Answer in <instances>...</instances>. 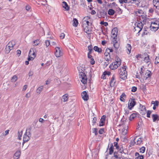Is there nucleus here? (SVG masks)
I'll return each mask as SVG.
<instances>
[{"mask_svg": "<svg viewBox=\"0 0 159 159\" xmlns=\"http://www.w3.org/2000/svg\"><path fill=\"white\" fill-rule=\"evenodd\" d=\"M127 68L126 66H124L121 67L119 70L120 77L123 80H125L127 78V72L126 71Z\"/></svg>", "mask_w": 159, "mask_h": 159, "instance_id": "nucleus-1", "label": "nucleus"}, {"mask_svg": "<svg viewBox=\"0 0 159 159\" xmlns=\"http://www.w3.org/2000/svg\"><path fill=\"white\" fill-rule=\"evenodd\" d=\"M36 55V49L34 48H31L29 52V57L28 59V61L33 60L35 57Z\"/></svg>", "mask_w": 159, "mask_h": 159, "instance_id": "nucleus-2", "label": "nucleus"}, {"mask_svg": "<svg viewBox=\"0 0 159 159\" xmlns=\"http://www.w3.org/2000/svg\"><path fill=\"white\" fill-rule=\"evenodd\" d=\"M121 61L120 59H117V61L112 62L109 66L111 69L113 70L116 69L121 64Z\"/></svg>", "mask_w": 159, "mask_h": 159, "instance_id": "nucleus-3", "label": "nucleus"}, {"mask_svg": "<svg viewBox=\"0 0 159 159\" xmlns=\"http://www.w3.org/2000/svg\"><path fill=\"white\" fill-rule=\"evenodd\" d=\"M15 45V43L14 41H12L9 42L6 46L5 52L7 54L10 51L13 49Z\"/></svg>", "mask_w": 159, "mask_h": 159, "instance_id": "nucleus-4", "label": "nucleus"}, {"mask_svg": "<svg viewBox=\"0 0 159 159\" xmlns=\"http://www.w3.org/2000/svg\"><path fill=\"white\" fill-rule=\"evenodd\" d=\"M159 27V21L156 20L155 21L152 22L150 28L152 30L155 31H157Z\"/></svg>", "mask_w": 159, "mask_h": 159, "instance_id": "nucleus-5", "label": "nucleus"}, {"mask_svg": "<svg viewBox=\"0 0 159 159\" xmlns=\"http://www.w3.org/2000/svg\"><path fill=\"white\" fill-rule=\"evenodd\" d=\"M135 27H134V31L138 33H139L143 29V24L141 22H137L135 25Z\"/></svg>", "mask_w": 159, "mask_h": 159, "instance_id": "nucleus-6", "label": "nucleus"}, {"mask_svg": "<svg viewBox=\"0 0 159 159\" xmlns=\"http://www.w3.org/2000/svg\"><path fill=\"white\" fill-rule=\"evenodd\" d=\"M79 75L81 82L84 84H86L87 80V77L85 74L84 72H80Z\"/></svg>", "mask_w": 159, "mask_h": 159, "instance_id": "nucleus-7", "label": "nucleus"}, {"mask_svg": "<svg viewBox=\"0 0 159 159\" xmlns=\"http://www.w3.org/2000/svg\"><path fill=\"white\" fill-rule=\"evenodd\" d=\"M63 52L61 48L56 47L55 48V55L57 57H59L63 55Z\"/></svg>", "mask_w": 159, "mask_h": 159, "instance_id": "nucleus-8", "label": "nucleus"}, {"mask_svg": "<svg viewBox=\"0 0 159 159\" xmlns=\"http://www.w3.org/2000/svg\"><path fill=\"white\" fill-rule=\"evenodd\" d=\"M29 135H30V131L29 130L28 132H27V130H26V132L25 134L24 135L23 139V143H22L23 146L24 143L28 141L30 139V137Z\"/></svg>", "mask_w": 159, "mask_h": 159, "instance_id": "nucleus-9", "label": "nucleus"}, {"mask_svg": "<svg viewBox=\"0 0 159 159\" xmlns=\"http://www.w3.org/2000/svg\"><path fill=\"white\" fill-rule=\"evenodd\" d=\"M90 17L89 16H87L84 17L82 20L83 27H86L89 25V23L88 20L90 19Z\"/></svg>", "mask_w": 159, "mask_h": 159, "instance_id": "nucleus-10", "label": "nucleus"}, {"mask_svg": "<svg viewBox=\"0 0 159 159\" xmlns=\"http://www.w3.org/2000/svg\"><path fill=\"white\" fill-rule=\"evenodd\" d=\"M145 57H144V61L147 64V66L149 67H150L152 66L151 64L150 60V59L149 56L147 54H144Z\"/></svg>", "mask_w": 159, "mask_h": 159, "instance_id": "nucleus-11", "label": "nucleus"}, {"mask_svg": "<svg viewBox=\"0 0 159 159\" xmlns=\"http://www.w3.org/2000/svg\"><path fill=\"white\" fill-rule=\"evenodd\" d=\"M135 105V102L134 99L129 100L128 103V107L129 109L131 110Z\"/></svg>", "mask_w": 159, "mask_h": 159, "instance_id": "nucleus-12", "label": "nucleus"}, {"mask_svg": "<svg viewBox=\"0 0 159 159\" xmlns=\"http://www.w3.org/2000/svg\"><path fill=\"white\" fill-rule=\"evenodd\" d=\"M118 33V30L117 28H114L111 31V37L115 39L117 37Z\"/></svg>", "mask_w": 159, "mask_h": 159, "instance_id": "nucleus-13", "label": "nucleus"}, {"mask_svg": "<svg viewBox=\"0 0 159 159\" xmlns=\"http://www.w3.org/2000/svg\"><path fill=\"white\" fill-rule=\"evenodd\" d=\"M134 142L137 145L141 144L143 141L141 138L139 137H136L134 139Z\"/></svg>", "mask_w": 159, "mask_h": 159, "instance_id": "nucleus-14", "label": "nucleus"}, {"mask_svg": "<svg viewBox=\"0 0 159 159\" xmlns=\"http://www.w3.org/2000/svg\"><path fill=\"white\" fill-rule=\"evenodd\" d=\"M81 96L84 100L87 101L89 99V96L85 91H84L82 93Z\"/></svg>", "mask_w": 159, "mask_h": 159, "instance_id": "nucleus-15", "label": "nucleus"}, {"mask_svg": "<svg viewBox=\"0 0 159 159\" xmlns=\"http://www.w3.org/2000/svg\"><path fill=\"white\" fill-rule=\"evenodd\" d=\"M21 154V152L20 150H18L14 154L13 158L14 159H18L20 157Z\"/></svg>", "mask_w": 159, "mask_h": 159, "instance_id": "nucleus-16", "label": "nucleus"}, {"mask_svg": "<svg viewBox=\"0 0 159 159\" xmlns=\"http://www.w3.org/2000/svg\"><path fill=\"white\" fill-rule=\"evenodd\" d=\"M116 81L115 79V76L113 75L111 78V80L110 81V85L111 87L114 86L115 85V84L116 83Z\"/></svg>", "mask_w": 159, "mask_h": 159, "instance_id": "nucleus-17", "label": "nucleus"}, {"mask_svg": "<svg viewBox=\"0 0 159 159\" xmlns=\"http://www.w3.org/2000/svg\"><path fill=\"white\" fill-rule=\"evenodd\" d=\"M91 53H88V57L90 59V63L92 65H93L95 64V61L93 57V56L91 55Z\"/></svg>", "mask_w": 159, "mask_h": 159, "instance_id": "nucleus-18", "label": "nucleus"}, {"mask_svg": "<svg viewBox=\"0 0 159 159\" xmlns=\"http://www.w3.org/2000/svg\"><path fill=\"white\" fill-rule=\"evenodd\" d=\"M84 31L87 33L88 34H89L91 33V29L89 26L86 27H83Z\"/></svg>", "mask_w": 159, "mask_h": 159, "instance_id": "nucleus-19", "label": "nucleus"}, {"mask_svg": "<svg viewBox=\"0 0 159 159\" xmlns=\"http://www.w3.org/2000/svg\"><path fill=\"white\" fill-rule=\"evenodd\" d=\"M151 75V71L147 70L145 74L144 78L145 80H146L148 78H149Z\"/></svg>", "mask_w": 159, "mask_h": 159, "instance_id": "nucleus-20", "label": "nucleus"}, {"mask_svg": "<svg viewBox=\"0 0 159 159\" xmlns=\"http://www.w3.org/2000/svg\"><path fill=\"white\" fill-rule=\"evenodd\" d=\"M152 118L153 122L159 120V116L157 114H153L152 115Z\"/></svg>", "mask_w": 159, "mask_h": 159, "instance_id": "nucleus-21", "label": "nucleus"}, {"mask_svg": "<svg viewBox=\"0 0 159 159\" xmlns=\"http://www.w3.org/2000/svg\"><path fill=\"white\" fill-rule=\"evenodd\" d=\"M62 7L66 10H69V7L67 3L65 2H63L62 4Z\"/></svg>", "mask_w": 159, "mask_h": 159, "instance_id": "nucleus-22", "label": "nucleus"}, {"mask_svg": "<svg viewBox=\"0 0 159 159\" xmlns=\"http://www.w3.org/2000/svg\"><path fill=\"white\" fill-rule=\"evenodd\" d=\"M113 45L114 48L116 49V50L118 49L119 47V43L116 41V39H114Z\"/></svg>", "mask_w": 159, "mask_h": 159, "instance_id": "nucleus-23", "label": "nucleus"}, {"mask_svg": "<svg viewBox=\"0 0 159 159\" xmlns=\"http://www.w3.org/2000/svg\"><path fill=\"white\" fill-rule=\"evenodd\" d=\"M93 50L96 52H97L99 53H101L102 52V49L100 48H99L98 46H95L93 47Z\"/></svg>", "mask_w": 159, "mask_h": 159, "instance_id": "nucleus-24", "label": "nucleus"}, {"mask_svg": "<svg viewBox=\"0 0 159 159\" xmlns=\"http://www.w3.org/2000/svg\"><path fill=\"white\" fill-rule=\"evenodd\" d=\"M127 50L126 52H127L128 54H129L130 53L131 49V47L130 45L129 44H127L126 46Z\"/></svg>", "mask_w": 159, "mask_h": 159, "instance_id": "nucleus-25", "label": "nucleus"}, {"mask_svg": "<svg viewBox=\"0 0 159 159\" xmlns=\"http://www.w3.org/2000/svg\"><path fill=\"white\" fill-rule=\"evenodd\" d=\"M153 5L154 6L153 9L158 11V10H159V2H157L156 4H153Z\"/></svg>", "mask_w": 159, "mask_h": 159, "instance_id": "nucleus-26", "label": "nucleus"}, {"mask_svg": "<svg viewBox=\"0 0 159 159\" xmlns=\"http://www.w3.org/2000/svg\"><path fill=\"white\" fill-rule=\"evenodd\" d=\"M142 108L143 110H141L140 113L142 115H144L146 113L147 110L144 106H143Z\"/></svg>", "mask_w": 159, "mask_h": 159, "instance_id": "nucleus-27", "label": "nucleus"}, {"mask_svg": "<svg viewBox=\"0 0 159 159\" xmlns=\"http://www.w3.org/2000/svg\"><path fill=\"white\" fill-rule=\"evenodd\" d=\"M118 152H115L114 154V157H112V159H120V157L118 155Z\"/></svg>", "mask_w": 159, "mask_h": 159, "instance_id": "nucleus-28", "label": "nucleus"}, {"mask_svg": "<svg viewBox=\"0 0 159 159\" xmlns=\"http://www.w3.org/2000/svg\"><path fill=\"white\" fill-rule=\"evenodd\" d=\"M68 99V95L65 94L62 96L61 100L64 102H65Z\"/></svg>", "mask_w": 159, "mask_h": 159, "instance_id": "nucleus-29", "label": "nucleus"}, {"mask_svg": "<svg viewBox=\"0 0 159 159\" xmlns=\"http://www.w3.org/2000/svg\"><path fill=\"white\" fill-rule=\"evenodd\" d=\"M137 116V114L135 113H133L130 116L129 120H132L135 118Z\"/></svg>", "mask_w": 159, "mask_h": 159, "instance_id": "nucleus-30", "label": "nucleus"}, {"mask_svg": "<svg viewBox=\"0 0 159 159\" xmlns=\"http://www.w3.org/2000/svg\"><path fill=\"white\" fill-rule=\"evenodd\" d=\"M88 50L89 51V52L88 53H91L92 51H93V46L92 45H90L88 47Z\"/></svg>", "mask_w": 159, "mask_h": 159, "instance_id": "nucleus-31", "label": "nucleus"}, {"mask_svg": "<svg viewBox=\"0 0 159 159\" xmlns=\"http://www.w3.org/2000/svg\"><path fill=\"white\" fill-rule=\"evenodd\" d=\"M73 25L75 27H76L77 26V25L78 24V21L76 19H74L73 20Z\"/></svg>", "mask_w": 159, "mask_h": 159, "instance_id": "nucleus-32", "label": "nucleus"}, {"mask_svg": "<svg viewBox=\"0 0 159 159\" xmlns=\"http://www.w3.org/2000/svg\"><path fill=\"white\" fill-rule=\"evenodd\" d=\"M115 11L112 9H109L108 11V13L110 15H113L114 14Z\"/></svg>", "mask_w": 159, "mask_h": 159, "instance_id": "nucleus-33", "label": "nucleus"}, {"mask_svg": "<svg viewBox=\"0 0 159 159\" xmlns=\"http://www.w3.org/2000/svg\"><path fill=\"white\" fill-rule=\"evenodd\" d=\"M126 95L124 93H123L120 96V99L122 102H124L125 101V99L124 98H125Z\"/></svg>", "mask_w": 159, "mask_h": 159, "instance_id": "nucleus-34", "label": "nucleus"}, {"mask_svg": "<svg viewBox=\"0 0 159 159\" xmlns=\"http://www.w3.org/2000/svg\"><path fill=\"white\" fill-rule=\"evenodd\" d=\"M40 41L39 39H36L33 42V46H35L39 44Z\"/></svg>", "mask_w": 159, "mask_h": 159, "instance_id": "nucleus-35", "label": "nucleus"}, {"mask_svg": "<svg viewBox=\"0 0 159 159\" xmlns=\"http://www.w3.org/2000/svg\"><path fill=\"white\" fill-rule=\"evenodd\" d=\"M43 88V86L39 87L37 90V93L39 94L42 90Z\"/></svg>", "mask_w": 159, "mask_h": 159, "instance_id": "nucleus-36", "label": "nucleus"}, {"mask_svg": "<svg viewBox=\"0 0 159 159\" xmlns=\"http://www.w3.org/2000/svg\"><path fill=\"white\" fill-rule=\"evenodd\" d=\"M23 131L21 130L20 131H18V139L20 140L21 139V137Z\"/></svg>", "mask_w": 159, "mask_h": 159, "instance_id": "nucleus-37", "label": "nucleus"}, {"mask_svg": "<svg viewBox=\"0 0 159 159\" xmlns=\"http://www.w3.org/2000/svg\"><path fill=\"white\" fill-rule=\"evenodd\" d=\"M17 76L16 75H14L12 77L11 81L12 82H15L17 80Z\"/></svg>", "mask_w": 159, "mask_h": 159, "instance_id": "nucleus-38", "label": "nucleus"}, {"mask_svg": "<svg viewBox=\"0 0 159 159\" xmlns=\"http://www.w3.org/2000/svg\"><path fill=\"white\" fill-rule=\"evenodd\" d=\"M113 149H114V146L112 145V144H111V146L110 148L109 149V154H111L113 152Z\"/></svg>", "mask_w": 159, "mask_h": 159, "instance_id": "nucleus-39", "label": "nucleus"}, {"mask_svg": "<svg viewBox=\"0 0 159 159\" xmlns=\"http://www.w3.org/2000/svg\"><path fill=\"white\" fill-rule=\"evenodd\" d=\"M106 118V116L103 115L100 120V122L104 125L105 121V118Z\"/></svg>", "mask_w": 159, "mask_h": 159, "instance_id": "nucleus-40", "label": "nucleus"}, {"mask_svg": "<svg viewBox=\"0 0 159 159\" xmlns=\"http://www.w3.org/2000/svg\"><path fill=\"white\" fill-rule=\"evenodd\" d=\"M152 104L154 105V106L158 107L159 105V102L157 101H152L151 102Z\"/></svg>", "mask_w": 159, "mask_h": 159, "instance_id": "nucleus-41", "label": "nucleus"}, {"mask_svg": "<svg viewBox=\"0 0 159 159\" xmlns=\"http://www.w3.org/2000/svg\"><path fill=\"white\" fill-rule=\"evenodd\" d=\"M143 12V11L142 10H138L137 11H136V13L137 14V16H139L140 14H142Z\"/></svg>", "mask_w": 159, "mask_h": 159, "instance_id": "nucleus-42", "label": "nucleus"}, {"mask_svg": "<svg viewBox=\"0 0 159 159\" xmlns=\"http://www.w3.org/2000/svg\"><path fill=\"white\" fill-rule=\"evenodd\" d=\"M92 132L95 134V135H97V129L95 128H93Z\"/></svg>", "mask_w": 159, "mask_h": 159, "instance_id": "nucleus-43", "label": "nucleus"}, {"mask_svg": "<svg viewBox=\"0 0 159 159\" xmlns=\"http://www.w3.org/2000/svg\"><path fill=\"white\" fill-rule=\"evenodd\" d=\"M145 148L144 147H143L140 148V151L139 152L141 153H143L145 152Z\"/></svg>", "mask_w": 159, "mask_h": 159, "instance_id": "nucleus-44", "label": "nucleus"}, {"mask_svg": "<svg viewBox=\"0 0 159 159\" xmlns=\"http://www.w3.org/2000/svg\"><path fill=\"white\" fill-rule=\"evenodd\" d=\"M152 111L149 110H148L147 112V116L148 117H150V115L152 113Z\"/></svg>", "mask_w": 159, "mask_h": 159, "instance_id": "nucleus-45", "label": "nucleus"}, {"mask_svg": "<svg viewBox=\"0 0 159 159\" xmlns=\"http://www.w3.org/2000/svg\"><path fill=\"white\" fill-rule=\"evenodd\" d=\"M128 0H119V2L121 4L126 3L127 2Z\"/></svg>", "mask_w": 159, "mask_h": 159, "instance_id": "nucleus-46", "label": "nucleus"}, {"mask_svg": "<svg viewBox=\"0 0 159 159\" xmlns=\"http://www.w3.org/2000/svg\"><path fill=\"white\" fill-rule=\"evenodd\" d=\"M100 24L101 25H103L105 26H107L108 25V24L107 22H104L103 21H102L100 22Z\"/></svg>", "mask_w": 159, "mask_h": 159, "instance_id": "nucleus-47", "label": "nucleus"}, {"mask_svg": "<svg viewBox=\"0 0 159 159\" xmlns=\"http://www.w3.org/2000/svg\"><path fill=\"white\" fill-rule=\"evenodd\" d=\"M45 44L46 47H48L50 45V43L49 40H47L45 41Z\"/></svg>", "mask_w": 159, "mask_h": 159, "instance_id": "nucleus-48", "label": "nucleus"}, {"mask_svg": "<svg viewBox=\"0 0 159 159\" xmlns=\"http://www.w3.org/2000/svg\"><path fill=\"white\" fill-rule=\"evenodd\" d=\"M124 111L125 112V114L127 116L128 115L129 113V110L128 109L125 108L124 109Z\"/></svg>", "mask_w": 159, "mask_h": 159, "instance_id": "nucleus-49", "label": "nucleus"}, {"mask_svg": "<svg viewBox=\"0 0 159 159\" xmlns=\"http://www.w3.org/2000/svg\"><path fill=\"white\" fill-rule=\"evenodd\" d=\"M137 89V87L134 86L131 88V91L133 92H135Z\"/></svg>", "mask_w": 159, "mask_h": 159, "instance_id": "nucleus-50", "label": "nucleus"}, {"mask_svg": "<svg viewBox=\"0 0 159 159\" xmlns=\"http://www.w3.org/2000/svg\"><path fill=\"white\" fill-rule=\"evenodd\" d=\"M30 96H31V94H30V92L27 93L26 94L25 96V97L26 98H30Z\"/></svg>", "mask_w": 159, "mask_h": 159, "instance_id": "nucleus-51", "label": "nucleus"}, {"mask_svg": "<svg viewBox=\"0 0 159 159\" xmlns=\"http://www.w3.org/2000/svg\"><path fill=\"white\" fill-rule=\"evenodd\" d=\"M142 55L140 54H139L136 56V57L138 60H139V58H142Z\"/></svg>", "mask_w": 159, "mask_h": 159, "instance_id": "nucleus-52", "label": "nucleus"}, {"mask_svg": "<svg viewBox=\"0 0 159 159\" xmlns=\"http://www.w3.org/2000/svg\"><path fill=\"white\" fill-rule=\"evenodd\" d=\"M105 59L106 60V61H110L111 60L110 55H109V56H108L107 57H105Z\"/></svg>", "mask_w": 159, "mask_h": 159, "instance_id": "nucleus-53", "label": "nucleus"}, {"mask_svg": "<svg viewBox=\"0 0 159 159\" xmlns=\"http://www.w3.org/2000/svg\"><path fill=\"white\" fill-rule=\"evenodd\" d=\"M106 52H113V50L112 48H108L106 49Z\"/></svg>", "mask_w": 159, "mask_h": 159, "instance_id": "nucleus-54", "label": "nucleus"}, {"mask_svg": "<svg viewBox=\"0 0 159 159\" xmlns=\"http://www.w3.org/2000/svg\"><path fill=\"white\" fill-rule=\"evenodd\" d=\"M159 63V59L157 57H156L155 59V64H157Z\"/></svg>", "mask_w": 159, "mask_h": 159, "instance_id": "nucleus-55", "label": "nucleus"}, {"mask_svg": "<svg viewBox=\"0 0 159 159\" xmlns=\"http://www.w3.org/2000/svg\"><path fill=\"white\" fill-rule=\"evenodd\" d=\"M60 37L61 39H63L65 37V34L63 33H61L60 34Z\"/></svg>", "mask_w": 159, "mask_h": 159, "instance_id": "nucleus-56", "label": "nucleus"}, {"mask_svg": "<svg viewBox=\"0 0 159 159\" xmlns=\"http://www.w3.org/2000/svg\"><path fill=\"white\" fill-rule=\"evenodd\" d=\"M17 55L18 57H19L21 54V51L19 50H17Z\"/></svg>", "mask_w": 159, "mask_h": 159, "instance_id": "nucleus-57", "label": "nucleus"}, {"mask_svg": "<svg viewBox=\"0 0 159 159\" xmlns=\"http://www.w3.org/2000/svg\"><path fill=\"white\" fill-rule=\"evenodd\" d=\"M133 1V2H135V3H136L137 4L138 3H139L140 2L141 0H131V1Z\"/></svg>", "mask_w": 159, "mask_h": 159, "instance_id": "nucleus-58", "label": "nucleus"}, {"mask_svg": "<svg viewBox=\"0 0 159 159\" xmlns=\"http://www.w3.org/2000/svg\"><path fill=\"white\" fill-rule=\"evenodd\" d=\"M104 132V129H100L99 131V133L100 134H102Z\"/></svg>", "mask_w": 159, "mask_h": 159, "instance_id": "nucleus-59", "label": "nucleus"}, {"mask_svg": "<svg viewBox=\"0 0 159 159\" xmlns=\"http://www.w3.org/2000/svg\"><path fill=\"white\" fill-rule=\"evenodd\" d=\"M27 85H25L23 87V89H22V91H25L26 89H27Z\"/></svg>", "mask_w": 159, "mask_h": 159, "instance_id": "nucleus-60", "label": "nucleus"}, {"mask_svg": "<svg viewBox=\"0 0 159 159\" xmlns=\"http://www.w3.org/2000/svg\"><path fill=\"white\" fill-rule=\"evenodd\" d=\"M109 63V61H105L104 63V66L105 67H106L108 66V64Z\"/></svg>", "mask_w": 159, "mask_h": 159, "instance_id": "nucleus-61", "label": "nucleus"}, {"mask_svg": "<svg viewBox=\"0 0 159 159\" xmlns=\"http://www.w3.org/2000/svg\"><path fill=\"white\" fill-rule=\"evenodd\" d=\"M33 75V72L31 71H30L28 73V75L29 77Z\"/></svg>", "mask_w": 159, "mask_h": 159, "instance_id": "nucleus-62", "label": "nucleus"}, {"mask_svg": "<svg viewBox=\"0 0 159 159\" xmlns=\"http://www.w3.org/2000/svg\"><path fill=\"white\" fill-rule=\"evenodd\" d=\"M104 55L105 57H107L108 56H109V53L108 52H105Z\"/></svg>", "mask_w": 159, "mask_h": 159, "instance_id": "nucleus-63", "label": "nucleus"}, {"mask_svg": "<svg viewBox=\"0 0 159 159\" xmlns=\"http://www.w3.org/2000/svg\"><path fill=\"white\" fill-rule=\"evenodd\" d=\"M30 7L28 5L26 6L25 7L26 9L28 11H29L30 9Z\"/></svg>", "mask_w": 159, "mask_h": 159, "instance_id": "nucleus-64", "label": "nucleus"}]
</instances>
